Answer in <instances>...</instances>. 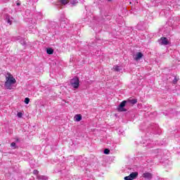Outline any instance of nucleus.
Masks as SVG:
<instances>
[{
	"label": "nucleus",
	"mask_w": 180,
	"mask_h": 180,
	"mask_svg": "<svg viewBox=\"0 0 180 180\" xmlns=\"http://www.w3.org/2000/svg\"><path fill=\"white\" fill-rule=\"evenodd\" d=\"M178 82V79H176V78H174V79L173 80V84H176Z\"/></svg>",
	"instance_id": "nucleus-21"
},
{
	"label": "nucleus",
	"mask_w": 180,
	"mask_h": 180,
	"mask_svg": "<svg viewBox=\"0 0 180 180\" xmlns=\"http://www.w3.org/2000/svg\"><path fill=\"white\" fill-rule=\"evenodd\" d=\"M160 44L162 46H168V44H169V41L167 37H161L160 39Z\"/></svg>",
	"instance_id": "nucleus-4"
},
{
	"label": "nucleus",
	"mask_w": 180,
	"mask_h": 180,
	"mask_svg": "<svg viewBox=\"0 0 180 180\" xmlns=\"http://www.w3.org/2000/svg\"><path fill=\"white\" fill-rule=\"evenodd\" d=\"M20 44H22V46H25L26 44V40L25 39H20Z\"/></svg>",
	"instance_id": "nucleus-16"
},
{
	"label": "nucleus",
	"mask_w": 180,
	"mask_h": 180,
	"mask_svg": "<svg viewBox=\"0 0 180 180\" xmlns=\"http://www.w3.org/2000/svg\"><path fill=\"white\" fill-rule=\"evenodd\" d=\"M11 19H12V18H11V16H9V15L6 16V20L7 23H9V25H12V20H11Z\"/></svg>",
	"instance_id": "nucleus-11"
},
{
	"label": "nucleus",
	"mask_w": 180,
	"mask_h": 180,
	"mask_svg": "<svg viewBox=\"0 0 180 180\" xmlns=\"http://www.w3.org/2000/svg\"><path fill=\"white\" fill-rule=\"evenodd\" d=\"M19 5H20V4H19V3H17V6H19Z\"/></svg>",
	"instance_id": "nucleus-24"
},
{
	"label": "nucleus",
	"mask_w": 180,
	"mask_h": 180,
	"mask_svg": "<svg viewBox=\"0 0 180 180\" xmlns=\"http://www.w3.org/2000/svg\"><path fill=\"white\" fill-rule=\"evenodd\" d=\"M143 58V53H141V52H139L136 54L134 60H136V61H139V60H140V58Z\"/></svg>",
	"instance_id": "nucleus-8"
},
{
	"label": "nucleus",
	"mask_w": 180,
	"mask_h": 180,
	"mask_svg": "<svg viewBox=\"0 0 180 180\" xmlns=\"http://www.w3.org/2000/svg\"><path fill=\"white\" fill-rule=\"evenodd\" d=\"M22 112H18V117H22Z\"/></svg>",
	"instance_id": "nucleus-23"
},
{
	"label": "nucleus",
	"mask_w": 180,
	"mask_h": 180,
	"mask_svg": "<svg viewBox=\"0 0 180 180\" xmlns=\"http://www.w3.org/2000/svg\"><path fill=\"white\" fill-rule=\"evenodd\" d=\"M72 5H75V4H78V1H77V0H73L72 2H71Z\"/></svg>",
	"instance_id": "nucleus-20"
},
{
	"label": "nucleus",
	"mask_w": 180,
	"mask_h": 180,
	"mask_svg": "<svg viewBox=\"0 0 180 180\" xmlns=\"http://www.w3.org/2000/svg\"><path fill=\"white\" fill-rule=\"evenodd\" d=\"M11 147H13L14 149L16 148V143L12 142V143H11Z\"/></svg>",
	"instance_id": "nucleus-17"
},
{
	"label": "nucleus",
	"mask_w": 180,
	"mask_h": 180,
	"mask_svg": "<svg viewBox=\"0 0 180 180\" xmlns=\"http://www.w3.org/2000/svg\"><path fill=\"white\" fill-rule=\"evenodd\" d=\"M127 106H129L127 101H123L117 107L118 112H127V109L125 108Z\"/></svg>",
	"instance_id": "nucleus-2"
},
{
	"label": "nucleus",
	"mask_w": 180,
	"mask_h": 180,
	"mask_svg": "<svg viewBox=\"0 0 180 180\" xmlns=\"http://www.w3.org/2000/svg\"><path fill=\"white\" fill-rule=\"evenodd\" d=\"M60 1L62 5H67L70 2V0H60Z\"/></svg>",
	"instance_id": "nucleus-14"
},
{
	"label": "nucleus",
	"mask_w": 180,
	"mask_h": 180,
	"mask_svg": "<svg viewBox=\"0 0 180 180\" xmlns=\"http://www.w3.org/2000/svg\"><path fill=\"white\" fill-rule=\"evenodd\" d=\"M75 122H81L82 120V116L81 115H76L75 116Z\"/></svg>",
	"instance_id": "nucleus-9"
},
{
	"label": "nucleus",
	"mask_w": 180,
	"mask_h": 180,
	"mask_svg": "<svg viewBox=\"0 0 180 180\" xmlns=\"http://www.w3.org/2000/svg\"><path fill=\"white\" fill-rule=\"evenodd\" d=\"M33 174H34V175H39V171L38 170H34Z\"/></svg>",
	"instance_id": "nucleus-19"
},
{
	"label": "nucleus",
	"mask_w": 180,
	"mask_h": 180,
	"mask_svg": "<svg viewBox=\"0 0 180 180\" xmlns=\"http://www.w3.org/2000/svg\"><path fill=\"white\" fill-rule=\"evenodd\" d=\"M46 53L47 54H53V53H54V50H53L51 48H49L46 50Z\"/></svg>",
	"instance_id": "nucleus-13"
},
{
	"label": "nucleus",
	"mask_w": 180,
	"mask_h": 180,
	"mask_svg": "<svg viewBox=\"0 0 180 180\" xmlns=\"http://www.w3.org/2000/svg\"><path fill=\"white\" fill-rule=\"evenodd\" d=\"M13 84H16V79L11 75L10 73H7V76H6V82L4 84L6 89H12V85Z\"/></svg>",
	"instance_id": "nucleus-1"
},
{
	"label": "nucleus",
	"mask_w": 180,
	"mask_h": 180,
	"mask_svg": "<svg viewBox=\"0 0 180 180\" xmlns=\"http://www.w3.org/2000/svg\"><path fill=\"white\" fill-rule=\"evenodd\" d=\"M70 85L72 86V88H75V89H78L79 87V79L78 77H74L70 80Z\"/></svg>",
	"instance_id": "nucleus-3"
},
{
	"label": "nucleus",
	"mask_w": 180,
	"mask_h": 180,
	"mask_svg": "<svg viewBox=\"0 0 180 180\" xmlns=\"http://www.w3.org/2000/svg\"><path fill=\"white\" fill-rule=\"evenodd\" d=\"M109 153H110V150H109V149L104 150V154H109Z\"/></svg>",
	"instance_id": "nucleus-18"
},
{
	"label": "nucleus",
	"mask_w": 180,
	"mask_h": 180,
	"mask_svg": "<svg viewBox=\"0 0 180 180\" xmlns=\"http://www.w3.org/2000/svg\"><path fill=\"white\" fill-rule=\"evenodd\" d=\"M113 70H114V71H117V72H120L122 68H120V66L115 65L113 67Z\"/></svg>",
	"instance_id": "nucleus-12"
},
{
	"label": "nucleus",
	"mask_w": 180,
	"mask_h": 180,
	"mask_svg": "<svg viewBox=\"0 0 180 180\" xmlns=\"http://www.w3.org/2000/svg\"><path fill=\"white\" fill-rule=\"evenodd\" d=\"M139 176V173L137 172L131 173L128 176L131 179H136L137 176Z\"/></svg>",
	"instance_id": "nucleus-7"
},
{
	"label": "nucleus",
	"mask_w": 180,
	"mask_h": 180,
	"mask_svg": "<svg viewBox=\"0 0 180 180\" xmlns=\"http://www.w3.org/2000/svg\"><path fill=\"white\" fill-rule=\"evenodd\" d=\"M125 180H132L129 176L124 177Z\"/></svg>",
	"instance_id": "nucleus-22"
},
{
	"label": "nucleus",
	"mask_w": 180,
	"mask_h": 180,
	"mask_svg": "<svg viewBox=\"0 0 180 180\" xmlns=\"http://www.w3.org/2000/svg\"><path fill=\"white\" fill-rule=\"evenodd\" d=\"M108 2H111L112 1V0H108Z\"/></svg>",
	"instance_id": "nucleus-25"
},
{
	"label": "nucleus",
	"mask_w": 180,
	"mask_h": 180,
	"mask_svg": "<svg viewBox=\"0 0 180 180\" xmlns=\"http://www.w3.org/2000/svg\"><path fill=\"white\" fill-rule=\"evenodd\" d=\"M128 106H130V105H136L137 103V99L133 98V99H128L126 101Z\"/></svg>",
	"instance_id": "nucleus-5"
},
{
	"label": "nucleus",
	"mask_w": 180,
	"mask_h": 180,
	"mask_svg": "<svg viewBox=\"0 0 180 180\" xmlns=\"http://www.w3.org/2000/svg\"><path fill=\"white\" fill-rule=\"evenodd\" d=\"M17 141H19V139H17Z\"/></svg>",
	"instance_id": "nucleus-26"
},
{
	"label": "nucleus",
	"mask_w": 180,
	"mask_h": 180,
	"mask_svg": "<svg viewBox=\"0 0 180 180\" xmlns=\"http://www.w3.org/2000/svg\"><path fill=\"white\" fill-rule=\"evenodd\" d=\"M24 102H25V103H26V105H29V102H30V99L27 97L25 98Z\"/></svg>",
	"instance_id": "nucleus-15"
},
{
	"label": "nucleus",
	"mask_w": 180,
	"mask_h": 180,
	"mask_svg": "<svg viewBox=\"0 0 180 180\" xmlns=\"http://www.w3.org/2000/svg\"><path fill=\"white\" fill-rule=\"evenodd\" d=\"M63 23H64V22H62V25H63Z\"/></svg>",
	"instance_id": "nucleus-27"
},
{
	"label": "nucleus",
	"mask_w": 180,
	"mask_h": 180,
	"mask_svg": "<svg viewBox=\"0 0 180 180\" xmlns=\"http://www.w3.org/2000/svg\"><path fill=\"white\" fill-rule=\"evenodd\" d=\"M37 178L39 180H47V179H49V177H47V176H40V175H38L37 176Z\"/></svg>",
	"instance_id": "nucleus-10"
},
{
	"label": "nucleus",
	"mask_w": 180,
	"mask_h": 180,
	"mask_svg": "<svg viewBox=\"0 0 180 180\" xmlns=\"http://www.w3.org/2000/svg\"><path fill=\"white\" fill-rule=\"evenodd\" d=\"M142 176L145 178V179L151 180L153 179V174L151 173L145 172L143 174Z\"/></svg>",
	"instance_id": "nucleus-6"
}]
</instances>
